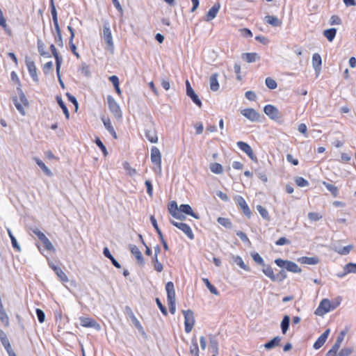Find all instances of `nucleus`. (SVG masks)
<instances>
[{
	"label": "nucleus",
	"instance_id": "4c0bfd02",
	"mask_svg": "<svg viewBox=\"0 0 356 356\" xmlns=\"http://www.w3.org/2000/svg\"><path fill=\"white\" fill-rule=\"evenodd\" d=\"M165 290L167 292V299L175 298V291L172 282H168L165 284Z\"/></svg>",
	"mask_w": 356,
	"mask_h": 356
},
{
	"label": "nucleus",
	"instance_id": "e433bc0d",
	"mask_svg": "<svg viewBox=\"0 0 356 356\" xmlns=\"http://www.w3.org/2000/svg\"><path fill=\"white\" fill-rule=\"evenodd\" d=\"M0 341L6 351L8 350L9 349L12 348L6 334L4 332V331H3L1 329H0Z\"/></svg>",
	"mask_w": 356,
	"mask_h": 356
},
{
	"label": "nucleus",
	"instance_id": "69168bd1",
	"mask_svg": "<svg viewBox=\"0 0 356 356\" xmlns=\"http://www.w3.org/2000/svg\"><path fill=\"white\" fill-rule=\"evenodd\" d=\"M344 270H346V273H356V264L348 263L345 265Z\"/></svg>",
	"mask_w": 356,
	"mask_h": 356
},
{
	"label": "nucleus",
	"instance_id": "f8f14e48",
	"mask_svg": "<svg viewBox=\"0 0 356 356\" xmlns=\"http://www.w3.org/2000/svg\"><path fill=\"white\" fill-rule=\"evenodd\" d=\"M170 223L177 228L181 230L190 239L194 238V234L190 226L184 222H178L175 220H170Z\"/></svg>",
	"mask_w": 356,
	"mask_h": 356
},
{
	"label": "nucleus",
	"instance_id": "774afa93",
	"mask_svg": "<svg viewBox=\"0 0 356 356\" xmlns=\"http://www.w3.org/2000/svg\"><path fill=\"white\" fill-rule=\"evenodd\" d=\"M35 313L39 323H42L45 320L44 312L41 309L37 308Z\"/></svg>",
	"mask_w": 356,
	"mask_h": 356
},
{
	"label": "nucleus",
	"instance_id": "0eeeda50",
	"mask_svg": "<svg viewBox=\"0 0 356 356\" xmlns=\"http://www.w3.org/2000/svg\"><path fill=\"white\" fill-rule=\"evenodd\" d=\"M182 314L184 316L185 332L189 333L192 331L195 321L194 312L191 309H188L182 310Z\"/></svg>",
	"mask_w": 356,
	"mask_h": 356
},
{
	"label": "nucleus",
	"instance_id": "c03bdc74",
	"mask_svg": "<svg viewBox=\"0 0 356 356\" xmlns=\"http://www.w3.org/2000/svg\"><path fill=\"white\" fill-rule=\"evenodd\" d=\"M202 281L209 291L216 296L219 295V291L210 282L208 278H202Z\"/></svg>",
	"mask_w": 356,
	"mask_h": 356
},
{
	"label": "nucleus",
	"instance_id": "e2e57ef3",
	"mask_svg": "<svg viewBox=\"0 0 356 356\" xmlns=\"http://www.w3.org/2000/svg\"><path fill=\"white\" fill-rule=\"evenodd\" d=\"M295 182L297 184V186L300 187H305L309 186L308 181L302 177H296L295 179Z\"/></svg>",
	"mask_w": 356,
	"mask_h": 356
},
{
	"label": "nucleus",
	"instance_id": "ea45409f",
	"mask_svg": "<svg viewBox=\"0 0 356 356\" xmlns=\"http://www.w3.org/2000/svg\"><path fill=\"white\" fill-rule=\"evenodd\" d=\"M323 184L331 193L333 197H336L338 196L339 189L336 186L326 181H323Z\"/></svg>",
	"mask_w": 356,
	"mask_h": 356
},
{
	"label": "nucleus",
	"instance_id": "2eb2a0df",
	"mask_svg": "<svg viewBox=\"0 0 356 356\" xmlns=\"http://www.w3.org/2000/svg\"><path fill=\"white\" fill-rule=\"evenodd\" d=\"M241 113L252 122L259 121L260 114L254 108H248L243 109L241 111Z\"/></svg>",
	"mask_w": 356,
	"mask_h": 356
},
{
	"label": "nucleus",
	"instance_id": "6e6d98bb",
	"mask_svg": "<svg viewBox=\"0 0 356 356\" xmlns=\"http://www.w3.org/2000/svg\"><path fill=\"white\" fill-rule=\"evenodd\" d=\"M95 143L97 145V146L102 150V153L104 156H106L108 154V152L106 149V146L104 145L101 139L98 137L95 138Z\"/></svg>",
	"mask_w": 356,
	"mask_h": 356
},
{
	"label": "nucleus",
	"instance_id": "ddd939ff",
	"mask_svg": "<svg viewBox=\"0 0 356 356\" xmlns=\"http://www.w3.org/2000/svg\"><path fill=\"white\" fill-rule=\"evenodd\" d=\"M25 63L31 77L34 82L38 83L39 79L34 61L31 60L28 56H26L25 58Z\"/></svg>",
	"mask_w": 356,
	"mask_h": 356
},
{
	"label": "nucleus",
	"instance_id": "c756f323",
	"mask_svg": "<svg viewBox=\"0 0 356 356\" xmlns=\"http://www.w3.org/2000/svg\"><path fill=\"white\" fill-rule=\"evenodd\" d=\"M298 261L301 264L308 265H316L319 263V259L317 257H302L299 258Z\"/></svg>",
	"mask_w": 356,
	"mask_h": 356
},
{
	"label": "nucleus",
	"instance_id": "1a4fd4ad",
	"mask_svg": "<svg viewBox=\"0 0 356 356\" xmlns=\"http://www.w3.org/2000/svg\"><path fill=\"white\" fill-rule=\"evenodd\" d=\"M264 113L271 120H277L281 118L282 115L277 107L272 104H267L264 107Z\"/></svg>",
	"mask_w": 356,
	"mask_h": 356
},
{
	"label": "nucleus",
	"instance_id": "9d476101",
	"mask_svg": "<svg viewBox=\"0 0 356 356\" xmlns=\"http://www.w3.org/2000/svg\"><path fill=\"white\" fill-rule=\"evenodd\" d=\"M80 325L84 327H92L96 330L97 331H99L102 329V327L99 323H97L95 319L88 318V317H79Z\"/></svg>",
	"mask_w": 356,
	"mask_h": 356
},
{
	"label": "nucleus",
	"instance_id": "393cba45",
	"mask_svg": "<svg viewBox=\"0 0 356 356\" xmlns=\"http://www.w3.org/2000/svg\"><path fill=\"white\" fill-rule=\"evenodd\" d=\"M220 8V5L219 3H215L207 12L206 21L213 19L216 17Z\"/></svg>",
	"mask_w": 356,
	"mask_h": 356
},
{
	"label": "nucleus",
	"instance_id": "8fccbe9b",
	"mask_svg": "<svg viewBox=\"0 0 356 356\" xmlns=\"http://www.w3.org/2000/svg\"><path fill=\"white\" fill-rule=\"evenodd\" d=\"M257 209L258 212L259 213V214L261 215V216L264 220H266L268 221L270 220V216H269L268 211H267V209L265 207H264L261 205H257Z\"/></svg>",
	"mask_w": 356,
	"mask_h": 356
},
{
	"label": "nucleus",
	"instance_id": "473e14b6",
	"mask_svg": "<svg viewBox=\"0 0 356 356\" xmlns=\"http://www.w3.org/2000/svg\"><path fill=\"white\" fill-rule=\"evenodd\" d=\"M49 48H50V50L51 51L52 55L55 58V60H56V67H60L61 64H62V62H63L62 57L59 55V54H58L56 48L55 47L54 44H51L50 45Z\"/></svg>",
	"mask_w": 356,
	"mask_h": 356
},
{
	"label": "nucleus",
	"instance_id": "4468645a",
	"mask_svg": "<svg viewBox=\"0 0 356 356\" xmlns=\"http://www.w3.org/2000/svg\"><path fill=\"white\" fill-rule=\"evenodd\" d=\"M237 147L243 152H244L248 157L253 161H257V158L254 154L252 147L245 142L238 141L236 143Z\"/></svg>",
	"mask_w": 356,
	"mask_h": 356
},
{
	"label": "nucleus",
	"instance_id": "0e129e2a",
	"mask_svg": "<svg viewBox=\"0 0 356 356\" xmlns=\"http://www.w3.org/2000/svg\"><path fill=\"white\" fill-rule=\"evenodd\" d=\"M353 351L352 348H342L339 353L335 354L332 356H349Z\"/></svg>",
	"mask_w": 356,
	"mask_h": 356
},
{
	"label": "nucleus",
	"instance_id": "6ab92c4d",
	"mask_svg": "<svg viewBox=\"0 0 356 356\" xmlns=\"http://www.w3.org/2000/svg\"><path fill=\"white\" fill-rule=\"evenodd\" d=\"M124 314L126 315H127L131 318V322L133 323L134 326L138 330H140L143 329V327H142L140 323L137 319V318L136 317V316H135L134 313L133 312L131 308L129 306H125L124 307Z\"/></svg>",
	"mask_w": 356,
	"mask_h": 356
},
{
	"label": "nucleus",
	"instance_id": "5fc2aeb1",
	"mask_svg": "<svg viewBox=\"0 0 356 356\" xmlns=\"http://www.w3.org/2000/svg\"><path fill=\"white\" fill-rule=\"evenodd\" d=\"M13 102L17 109V111L22 115H25L26 113L24 108H23L22 104L18 101V99L16 96L12 97Z\"/></svg>",
	"mask_w": 356,
	"mask_h": 356
},
{
	"label": "nucleus",
	"instance_id": "72a5a7b5",
	"mask_svg": "<svg viewBox=\"0 0 356 356\" xmlns=\"http://www.w3.org/2000/svg\"><path fill=\"white\" fill-rule=\"evenodd\" d=\"M281 341V337L279 336L275 337L268 342H266L264 346L267 350H270L276 346H277Z\"/></svg>",
	"mask_w": 356,
	"mask_h": 356
},
{
	"label": "nucleus",
	"instance_id": "603ef678",
	"mask_svg": "<svg viewBox=\"0 0 356 356\" xmlns=\"http://www.w3.org/2000/svg\"><path fill=\"white\" fill-rule=\"evenodd\" d=\"M41 242L42 243L44 248L47 250H48L49 252H54L56 250L53 244L51 243V242L49 241V239L47 236H45V238H44V239H42L41 241Z\"/></svg>",
	"mask_w": 356,
	"mask_h": 356
},
{
	"label": "nucleus",
	"instance_id": "c85d7f7f",
	"mask_svg": "<svg viewBox=\"0 0 356 356\" xmlns=\"http://www.w3.org/2000/svg\"><path fill=\"white\" fill-rule=\"evenodd\" d=\"M264 21L273 26V27L280 26L282 25V21L280 20L276 16L274 15H266L264 17Z\"/></svg>",
	"mask_w": 356,
	"mask_h": 356
},
{
	"label": "nucleus",
	"instance_id": "dca6fc26",
	"mask_svg": "<svg viewBox=\"0 0 356 356\" xmlns=\"http://www.w3.org/2000/svg\"><path fill=\"white\" fill-rule=\"evenodd\" d=\"M129 250L132 254H134L137 260V263L139 266H143L145 264V259L142 254V252L136 245H129Z\"/></svg>",
	"mask_w": 356,
	"mask_h": 356
},
{
	"label": "nucleus",
	"instance_id": "680f3d73",
	"mask_svg": "<svg viewBox=\"0 0 356 356\" xmlns=\"http://www.w3.org/2000/svg\"><path fill=\"white\" fill-rule=\"evenodd\" d=\"M101 120L104 125V127L108 131H112V129H113V127L111 124V122L108 118H106L104 116H102L101 118Z\"/></svg>",
	"mask_w": 356,
	"mask_h": 356
},
{
	"label": "nucleus",
	"instance_id": "49530a36",
	"mask_svg": "<svg viewBox=\"0 0 356 356\" xmlns=\"http://www.w3.org/2000/svg\"><path fill=\"white\" fill-rule=\"evenodd\" d=\"M168 211L170 214L173 217L175 216L176 213L179 212V207L177 202L171 201L168 206Z\"/></svg>",
	"mask_w": 356,
	"mask_h": 356
},
{
	"label": "nucleus",
	"instance_id": "f3484780",
	"mask_svg": "<svg viewBox=\"0 0 356 356\" xmlns=\"http://www.w3.org/2000/svg\"><path fill=\"white\" fill-rule=\"evenodd\" d=\"M49 267L54 271L56 275L59 278L60 281L63 283L67 282L69 281L67 275L63 272V270L59 267L53 264L52 262H49Z\"/></svg>",
	"mask_w": 356,
	"mask_h": 356
},
{
	"label": "nucleus",
	"instance_id": "a18cd8bd",
	"mask_svg": "<svg viewBox=\"0 0 356 356\" xmlns=\"http://www.w3.org/2000/svg\"><path fill=\"white\" fill-rule=\"evenodd\" d=\"M210 170L215 174L220 175L223 172V168L221 164L218 163H212L209 165Z\"/></svg>",
	"mask_w": 356,
	"mask_h": 356
},
{
	"label": "nucleus",
	"instance_id": "412c9836",
	"mask_svg": "<svg viewBox=\"0 0 356 356\" xmlns=\"http://www.w3.org/2000/svg\"><path fill=\"white\" fill-rule=\"evenodd\" d=\"M332 249L341 255H347L353 249V245H348L347 246L341 247L339 245L334 244Z\"/></svg>",
	"mask_w": 356,
	"mask_h": 356
},
{
	"label": "nucleus",
	"instance_id": "f03ea898",
	"mask_svg": "<svg viewBox=\"0 0 356 356\" xmlns=\"http://www.w3.org/2000/svg\"><path fill=\"white\" fill-rule=\"evenodd\" d=\"M274 262L278 267L284 268L287 271L291 273H300L302 271L301 268L298 266V264L292 261L277 258L275 259Z\"/></svg>",
	"mask_w": 356,
	"mask_h": 356
},
{
	"label": "nucleus",
	"instance_id": "a19ab883",
	"mask_svg": "<svg viewBox=\"0 0 356 356\" xmlns=\"http://www.w3.org/2000/svg\"><path fill=\"white\" fill-rule=\"evenodd\" d=\"M337 33V29L330 28L323 31L324 36L327 38L329 42H332L334 39Z\"/></svg>",
	"mask_w": 356,
	"mask_h": 356
},
{
	"label": "nucleus",
	"instance_id": "13d9d810",
	"mask_svg": "<svg viewBox=\"0 0 356 356\" xmlns=\"http://www.w3.org/2000/svg\"><path fill=\"white\" fill-rule=\"evenodd\" d=\"M266 86L271 90L275 89L277 87V82L270 77H267L265 80Z\"/></svg>",
	"mask_w": 356,
	"mask_h": 356
},
{
	"label": "nucleus",
	"instance_id": "f704fd0d",
	"mask_svg": "<svg viewBox=\"0 0 356 356\" xmlns=\"http://www.w3.org/2000/svg\"><path fill=\"white\" fill-rule=\"evenodd\" d=\"M33 159L46 175L49 177L52 176L53 174L51 170L44 163V162L42 160L37 157H35Z\"/></svg>",
	"mask_w": 356,
	"mask_h": 356
},
{
	"label": "nucleus",
	"instance_id": "3c124183",
	"mask_svg": "<svg viewBox=\"0 0 356 356\" xmlns=\"http://www.w3.org/2000/svg\"><path fill=\"white\" fill-rule=\"evenodd\" d=\"M341 343L336 341L332 348L328 350V352L326 353V356H332L335 355V354L337 353V351L339 350Z\"/></svg>",
	"mask_w": 356,
	"mask_h": 356
},
{
	"label": "nucleus",
	"instance_id": "a211bd4d",
	"mask_svg": "<svg viewBox=\"0 0 356 356\" xmlns=\"http://www.w3.org/2000/svg\"><path fill=\"white\" fill-rule=\"evenodd\" d=\"M179 212L182 213L185 215H188L192 216L195 219H200V215L197 213H195L192 209V207L188 204H181L179 207Z\"/></svg>",
	"mask_w": 356,
	"mask_h": 356
},
{
	"label": "nucleus",
	"instance_id": "a878e982",
	"mask_svg": "<svg viewBox=\"0 0 356 356\" xmlns=\"http://www.w3.org/2000/svg\"><path fill=\"white\" fill-rule=\"evenodd\" d=\"M209 345L212 350V352L213 353V355H218V338L216 335L209 334Z\"/></svg>",
	"mask_w": 356,
	"mask_h": 356
},
{
	"label": "nucleus",
	"instance_id": "338daca9",
	"mask_svg": "<svg viewBox=\"0 0 356 356\" xmlns=\"http://www.w3.org/2000/svg\"><path fill=\"white\" fill-rule=\"evenodd\" d=\"M193 102L197 105L199 108H201L202 103L198 95L195 92L194 94L189 96Z\"/></svg>",
	"mask_w": 356,
	"mask_h": 356
},
{
	"label": "nucleus",
	"instance_id": "5701e85b",
	"mask_svg": "<svg viewBox=\"0 0 356 356\" xmlns=\"http://www.w3.org/2000/svg\"><path fill=\"white\" fill-rule=\"evenodd\" d=\"M241 58L248 63L258 61L261 58L259 54L256 52L243 53L241 55Z\"/></svg>",
	"mask_w": 356,
	"mask_h": 356
},
{
	"label": "nucleus",
	"instance_id": "aec40b11",
	"mask_svg": "<svg viewBox=\"0 0 356 356\" xmlns=\"http://www.w3.org/2000/svg\"><path fill=\"white\" fill-rule=\"evenodd\" d=\"M330 332V330L329 328L326 329L325 332L317 339V340L314 342L313 345V348L315 350H318L321 348L324 343H325L329 334Z\"/></svg>",
	"mask_w": 356,
	"mask_h": 356
},
{
	"label": "nucleus",
	"instance_id": "79ce46f5",
	"mask_svg": "<svg viewBox=\"0 0 356 356\" xmlns=\"http://www.w3.org/2000/svg\"><path fill=\"white\" fill-rule=\"evenodd\" d=\"M290 325V317L288 315H285L281 322L280 327L282 330V332L284 334L286 333L289 330Z\"/></svg>",
	"mask_w": 356,
	"mask_h": 356
},
{
	"label": "nucleus",
	"instance_id": "423d86ee",
	"mask_svg": "<svg viewBox=\"0 0 356 356\" xmlns=\"http://www.w3.org/2000/svg\"><path fill=\"white\" fill-rule=\"evenodd\" d=\"M151 161L155 165L154 171L155 172L161 171V154L160 150L156 146L151 148Z\"/></svg>",
	"mask_w": 356,
	"mask_h": 356
},
{
	"label": "nucleus",
	"instance_id": "58836bf2",
	"mask_svg": "<svg viewBox=\"0 0 356 356\" xmlns=\"http://www.w3.org/2000/svg\"><path fill=\"white\" fill-rule=\"evenodd\" d=\"M199 347L195 337H193L191 339V346L190 347V353L193 356H199Z\"/></svg>",
	"mask_w": 356,
	"mask_h": 356
},
{
	"label": "nucleus",
	"instance_id": "4be33fe9",
	"mask_svg": "<svg viewBox=\"0 0 356 356\" xmlns=\"http://www.w3.org/2000/svg\"><path fill=\"white\" fill-rule=\"evenodd\" d=\"M322 58L318 53H315L312 56V67L317 74H319L321 70Z\"/></svg>",
	"mask_w": 356,
	"mask_h": 356
},
{
	"label": "nucleus",
	"instance_id": "bf43d9fd",
	"mask_svg": "<svg viewBox=\"0 0 356 356\" xmlns=\"http://www.w3.org/2000/svg\"><path fill=\"white\" fill-rule=\"evenodd\" d=\"M50 8H51V14L52 16L53 21L58 20V13L54 5V0H49Z\"/></svg>",
	"mask_w": 356,
	"mask_h": 356
},
{
	"label": "nucleus",
	"instance_id": "39448f33",
	"mask_svg": "<svg viewBox=\"0 0 356 356\" xmlns=\"http://www.w3.org/2000/svg\"><path fill=\"white\" fill-rule=\"evenodd\" d=\"M106 44L107 49L113 54L114 51V44L113 41V37L111 31L108 23H105L103 26V36H102Z\"/></svg>",
	"mask_w": 356,
	"mask_h": 356
},
{
	"label": "nucleus",
	"instance_id": "de8ad7c7",
	"mask_svg": "<svg viewBox=\"0 0 356 356\" xmlns=\"http://www.w3.org/2000/svg\"><path fill=\"white\" fill-rule=\"evenodd\" d=\"M152 263L154 265V268L158 273H161L163 269V264L159 261L157 256H153L152 257Z\"/></svg>",
	"mask_w": 356,
	"mask_h": 356
},
{
	"label": "nucleus",
	"instance_id": "20e7f679",
	"mask_svg": "<svg viewBox=\"0 0 356 356\" xmlns=\"http://www.w3.org/2000/svg\"><path fill=\"white\" fill-rule=\"evenodd\" d=\"M149 125L145 129V136L146 138L152 143H156L158 142L157 131L155 128V123L152 117H149Z\"/></svg>",
	"mask_w": 356,
	"mask_h": 356
},
{
	"label": "nucleus",
	"instance_id": "09e8293b",
	"mask_svg": "<svg viewBox=\"0 0 356 356\" xmlns=\"http://www.w3.org/2000/svg\"><path fill=\"white\" fill-rule=\"evenodd\" d=\"M217 221L220 225L223 226L224 227H225L227 229L232 228V222H231V220L229 218L219 217L217 219Z\"/></svg>",
	"mask_w": 356,
	"mask_h": 356
},
{
	"label": "nucleus",
	"instance_id": "b1692460",
	"mask_svg": "<svg viewBox=\"0 0 356 356\" xmlns=\"http://www.w3.org/2000/svg\"><path fill=\"white\" fill-rule=\"evenodd\" d=\"M251 257L255 263H257V264H259L263 267L261 270H262L263 273L265 275L264 270H266L267 266H270V265L266 264L264 262V259L260 256V254L258 252H252Z\"/></svg>",
	"mask_w": 356,
	"mask_h": 356
},
{
	"label": "nucleus",
	"instance_id": "4d7b16f0",
	"mask_svg": "<svg viewBox=\"0 0 356 356\" xmlns=\"http://www.w3.org/2000/svg\"><path fill=\"white\" fill-rule=\"evenodd\" d=\"M307 216L311 222L318 221L323 218L322 215L317 212H309Z\"/></svg>",
	"mask_w": 356,
	"mask_h": 356
},
{
	"label": "nucleus",
	"instance_id": "bb28decb",
	"mask_svg": "<svg viewBox=\"0 0 356 356\" xmlns=\"http://www.w3.org/2000/svg\"><path fill=\"white\" fill-rule=\"evenodd\" d=\"M232 259L233 262L236 264L237 266H238L241 268L243 269L247 272L250 271V268L244 263L241 257H240L239 255H232Z\"/></svg>",
	"mask_w": 356,
	"mask_h": 356
},
{
	"label": "nucleus",
	"instance_id": "2f4dec72",
	"mask_svg": "<svg viewBox=\"0 0 356 356\" xmlns=\"http://www.w3.org/2000/svg\"><path fill=\"white\" fill-rule=\"evenodd\" d=\"M218 74L217 73H213L210 76L209 83L210 88L212 91H217L219 89L220 86L218 81Z\"/></svg>",
	"mask_w": 356,
	"mask_h": 356
},
{
	"label": "nucleus",
	"instance_id": "6e6552de",
	"mask_svg": "<svg viewBox=\"0 0 356 356\" xmlns=\"http://www.w3.org/2000/svg\"><path fill=\"white\" fill-rule=\"evenodd\" d=\"M107 103L110 111L118 120L122 118V113L119 104L111 95L107 96Z\"/></svg>",
	"mask_w": 356,
	"mask_h": 356
},
{
	"label": "nucleus",
	"instance_id": "37998d69",
	"mask_svg": "<svg viewBox=\"0 0 356 356\" xmlns=\"http://www.w3.org/2000/svg\"><path fill=\"white\" fill-rule=\"evenodd\" d=\"M8 234L11 241V244L13 248L17 251V252H21V248L16 239V238L13 234L11 230L10 229H8Z\"/></svg>",
	"mask_w": 356,
	"mask_h": 356
},
{
	"label": "nucleus",
	"instance_id": "f257e3e1",
	"mask_svg": "<svg viewBox=\"0 0 356 356\" xmlns=\"http://www.w3.org/2000/svg\"><path fill=\"white\" fill-rule=\"evenodd\" d=\"M340 305L339 300L330 301V300L325 298L323 299L318 307L315 311V314L318 316H323L334 309H336Z\"/></svg>",
	"mask_w": 356,
	"mask_h": 356
},
{
	"label": "nucleus",
	"instance_id": "cd10ccee",
	"mask_svg": "<svg viewBox=\"0 0 356 356\" xmlns=\"http://www.w3.org/2000/svg\"><path fill=\"white\" fill-rule=\"evenodd\" d=\"M103 254H104V256L105 257H106L108 259H110V261H111L112 264L115 268H121L120 264L114 258V257L112 255V254L111 253L109 249L107 247H105L103 249Z\"/></svg>",
	"mask_w": 356,
	"mask_h": 356
},
{
	"label": "nucleus",
	"instance_id": "9b49d317",
	"mask_svg": "<svg viewBox=\"0 0 356 356\" xmlns=\"http://www.w3.org/2000/svg\"><path fill=\"white\" fill-rule=\"evenodd\" d=\"M234 201L236 205L242 209L244 215L250 218L252 215V212L245 199L241 195H236L234 197Z\"/></svg>",
	"mask_w": 356,
	"mask_h": 356
},
{
	"label": "nucleus",
	"instance_id": "864d4df0",
	"mask_svg": "<svg viewBox=\"0 0 356 356\" xmlns=\"http://www.w3.org/2000/svg\"><path fill=\"white\" fill-rule=\"evenodd\" d=\"M0 321L4 324L5 326L8 327L9 325V318L6 311L4 310L3 307L0 309Z\"/></svg>",
	"mask_w": 356,
	"mask_h": 356
},
{
	"label": "nucleus",
	"instance_id": "052dcab7",
	"mask_svg": "<svg viewBox=\"0 0 356 356\" xmlns=\"http://www.w3.org/2000/svg\"><path fill=\"white\" fill-rule=\"evenodd\" d=\"M168 303L169 305V310L172 314H174L176 311V298H168Z\"/></svg>",
	"mask_w": 356,
	"mask_h": 356
},
{
	"label": "nucleus",
	"instance_id": "7c9ffc66",
	"mask_svg": "<svg viewBox=\"0 0 356 356\" xmlns=\"http://www.w3.org/2000/svg\"><path fill=\"white\" fill-rule=\"evenodd\" d=\"M37 46L38 52L41 56L45 58H51V54L49 53V51L45 50V44L40 39L38 40Z\"/></svg>",
	"mask_w": 356,
	"mask_h": 356
},
{
	"label": "nucleus",
	"instance_id": "7ed1b4c3",
	"mask_svg": "<svg viewBox=\"0 0 356 356\" xmlns=\"http://www.w3.org/2000/svg\"><path fill=\"white\" fill-rule=\"evenodd\" d=\"M286 269L282 268L278 273L275 274L273 268L267 266L265 271V275L268 277L272 282H282L287 277V274L285 271Z\"/></svg>",
	"mask_w": 356,
	"mask_h": 356
},
{
	"label": "nucleus",
	"instance_id": "c9c22d12",
	"mask_svg": "<svg viewBox=\"0 0 356 356\" xmlns=\"http://www.w3.org/2000/svg\"><path fill=\"white\" fill-rule=\"evenodd\" d=\"M56 100L58 104L59 105V106L63 110V112L65 118L68 120L70 118V113H69L68 108H67V106L65 105V102H63L62 97L59 95H57L56 97Z\"/></svg>",
	"mask_w": 356,
	"mask_h": 356
}]
</instances>
